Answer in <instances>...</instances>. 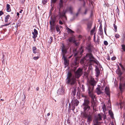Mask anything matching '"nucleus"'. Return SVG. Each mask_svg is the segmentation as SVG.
Masks as SVG:
<instances>
[{"mask_svg": "<svg viewBox=\"0 0 125 125\" xmlns=\"http://www.w3.org/2000/svg\"><path fill=\"white\" fill-rule=\"evenodd\" d=\"M87 11V9H86L85 10V12L84 13V14H86Z\"/></svg>", "mask_w": 125, "mask_h": 125, "instance_id": "obj_52", "label": "nucleus"}, {"mask_svg": "<svg viewBox=\"0 0 125 125\" xmlns=\"http://www.w3.org/2000/svg\"><path fill=\"white\" fill-rule=\"evenodd\" d=\"M10 17V16L9 15H8L6 16L5 17V21L6 22H7L8 21V20Z\"/></svg>", "mask_w": 125, "mask_h": 125, "instance_id": "obj_23", "label": "nucleus"}, {"mask_svg": "<svg viewBox=\"0 0 125 125\" xmlns=\"http://www.w3.org/2000/svg\"><path fill=\"white\" fill-rule=\"evenodd\" d=\"M10 24V23H9V24H5L4 25H2V26H7V25H9Z\"/></svg>", "mask_w": 125, "mask_h": 125, "instance_id": "obj_50", "label": "nucleus"}, {"mask_svg": "<svg viewBox=\"0 0 125 125\" xmlns=\"http://www.w3.org/2000/svg\"><path fill=\"white\" fill-rule=\"evenodd\" d=\"M104 44L105 45H107L108 44V43L106 41H104Z\"/></svg>", "mask_w": 125, "mask_h": 125, "instance_id": "obj_44", "label": "nucleus"}, {"mask_svg": "<svg viewBox=\"0 0 125 125\" xmlns=\"http://www.w3.org/2000/svg\"><path fill=\"white\" fill-rule=\"evenodd\" d=\"M110 100H109L108 101V102H109V103H110Z\"/></svg>", "mask_w": 125, "mask_h": 125, "instance_id": "obj_64", "label": "nucleus"}, {"mask_svg": "<svg viewBox=\"0 0 125 125\" xmlns=\"http://www.w3.org/2000/svg\"><path fill=\"white\" fill-rule=\"evenodd\" d=\"M52 39H53V37H50V39L51 40V41H50V43H51L52 41Z\"/></svg>", "mask_w": 125, "mask_h": 125, "instance_id": "obj_48", "label": "nucleus"}, {"mask_svg": "<svg viewBox=\"0 0 125 125\" xmlns=\"http://www.w3.org/2000/svg\"><path fill=\"white\" fill-rule=\"evenodd\" d=\"M73 103L74 104V105L75 106H77L79 103V102L77 100H75L74 101H73Z\"/></svg>", "mask_w": 125, "mask_h": 125, "instance_id": "obj_20", "label": "nucleus"}, {"mask_svg": "<svg viewBox=\"0 0 125 125\" xmlns=\"http://www.w3.org/2000/svg\"><path fill=\"white\" fill-rule=\"evenodd\" d=\"M67 75V78L68 79V80L67 81L66 83L68 84H71V85H74L75 87L74 88V90H75L76 88V86L77 85V83L75 80V77L69 72H68Z\"/></svg>", "mask_w": 125, "mask_h": 125, "instance_id": "obj_3", "label": "nucleus"}, {"mask_svg": "<svg viewBox=\"0 0 125 125\" xmlns=\"http://www.w3.org/2000/svg\"><path fill=\"white\" fill-rule=\"evenodd\" d=\"M98 34L100 35L101 36V37L102 38L103 36V31L101 29H99V30L98 31Z\"/></svg>", "mask_w": 125, "mask_h": 125, "instance_id": "obj_22", "label": "nucleus"}, {"mask_svg": "<svg viewBox=\"0 0 125 125\" xmlns=\"http://www.w3.org/2000/svg\"><path fill=\"white\" fill-rule=\"evenodd\" d=\"M73 10V7L71 6H70L67 7L65 10H63L62 13H59V16L61 18L62 17H64L66 19V17L65 16V14L67 12H69L71 13H72V10Z\"/></svg>", "mask_w": 125, "mask_h": 125, "instance_id": "obj_5", "label": "nucleus"}, {"mask_svg": "<svg viewBox=\"0 0 125 125\" xmlns=\"http://www.w3.org/2000/svg\"><path fill=\"white\" fill-rule=\"evenodd\" d=\"M30 87H29V88L28 89V90L29 91L30 90Z\"/></svg>", "mask_w": 125, "mask_h": 125, "instance_id": "obj_63", "label": "nucleus"}, {"mask_svg": "<svg viewBox=\"0 0 125 125\" xmlns=\"http://www.w3.org/2000/svg\"><path fill=\"white\" fill-rule=\"evenodd\" d=\"M69 42H73V43H75L76 42V41L75 40L74 38L73 37H70L68 39Z\"/></svg>", "mask_w": 125, "mask_h": 125, "instance_id": "obj_18", "label": "nucleus"}, {"mask_svg": "<svg viewBox=\"0 0 125 125\" xmlns=\"http://www.w3.org/2000/svg\"><path fill=\"white\" fill-rule=\"evenodd\" d=\"M115 37L117 38H119L120 37V35L118 34H116L115 35Z\"/></svg>", "mask_w": 125, "mask_h": 125, "instance_id": "obj_38", "label": "nucleus"}, {"mask_svg": "<svg viewBox=\"0 0 125 125\" xmlns=\"http://www.w3.org/2000/svg\"><path fill=\"white\" fill-rule=\"evenodd\" d=\"M101 91H104V88L103 87L101 88Z\"/></svg>", "mask_w": 125, "mask_h": 125, "instance_id": "obj_54", "label": "nucleus"}, {"mask_svg": "<svg viewBox=\"0 0 125 125\" xmlns=\"http://www.w3.org/2000/svg\"><path fill=\"white\" fill-rule=\"evenodd\" d=\"M7 11L8 12H10L11 11V9L10 8V5L7 4L6 5Z\"/></svg>", "mask_w": 125, "mask_h": 125, "instance_id": "obj_21", "label": "nucleus"}, {"mask_svg": "<svg viewBox=\"0 0 125 125\" xmlns=\"http://www.w3.org/2000/svg\"><path fill=\"white\" fill-rule=\"evenodd\" d=\"M116 59V58L115 57H113L111 58V59L112 60H114Z\"/></svg>", "mask_w": 125, "mask_h": 125, "instance_id": "obj_45", "label": "nucleus"}, {"mask_svg": "<svg viewBox=\"0 0 125 125\" xmlns=\"http://www.w3.org/2000/svg\"><path fill=\"white\" fill-rule=\"evenodd\" d=\"M32 34L33 35L32 38L35 40V38L37 37L38 34V32L37 30L35 29L34 30V32H32ZM35 41V40H34Z\"/></svg>", "mask_w": 125, "mask_h": 125, "instance_id": "obj_14", "label": "nucleus"}, {"mask_svg": "<svg viewBox=\"0 0 125 125\" xmlns=\"http://www.w3.org/2000/svg\"><path fill=\"white\" fill-rule=\"evenodd\" d=\"M102 114H99L97 116V119H96V122L97 123H101L102 122H99V121H101L102 120Z\"/></svg>", "mask_w": 125, "mask_h": 125, "instance_id": "obj_12", "label": "nucleus"}, {"mask_svg": "<svg viewBox=\"0 0 125 125\" xmlns=\"http://www.w3.org/2000/svg\"><path fill=\"white\" fill-rule=\"evenodd\" d=\"M39 57L38 56H37L36 57H34L33 58V59L35 60H37L39 58Z\"/></svg>", "mask_w": 125, "mask_h": 125, "instance_id": "obj_42", "label": "nucleus"}, {"mask_svg": "<svg viewBox=\"0 0 125 125\" xmlns=\"http://www.w3.org/2000/svg\"><path fill=\"white\" fill-rule=\"evenodd\" d=\"M119 64L121 68L123 70H125V68L123 67V65L121 64L120 63Z\"/></svg>", "mask_w": 125, "mask_h": 125, "instance_id": "obj_41", "label": "nucleus"}, {"mask_svg": "<svg viewBox=\"0 0 125 125\" xmlns=\"http://www.w3.org/2000/svg\"><path fill=\"white\" fill-rule=\"evenodd\" d=\"M82 74V69L79 68L76 72H75V77L79 78Z\"/></svg>", "mask_w": 125, "mask_h": 125, "instance_id": "obj_7", "label": "nucleus"}, {"mask_svg": "<svg viewBox=\"0 0 125 125\" xmlns=\"http://www.w3.org/2000/svg\"><path fill=\"white\" fill-rule=\"evenodd\" d=\"M114 29L115 30V32H116L117 31V27L116 26V25H115V24H114Z\"/></svg>", "mask_w": 125, "mask_h": 125, "instance_id": "obj_35", "label": "nucleus"}, {"mask_svg": "<svg viewBox=\"0 0 125 125\" xmlns=\"http://www.w3.org/2000/svg\"><path fill=\"white\" fill-rule=\"evenodd\" d=\"M39 89V88L38 87H37L36 88V90L37 91H38Z\"/></svg>", "mask_w": 125, "mask_h": 125, "instance_id": "obj_58", "label": "nucleus"}, {"mask_svg": "<svg viewBox=\"0 0 125 125\" xmlns=\"http://www.w3.org/2000/svg\"><path fill=\"white\" fill-rule=\"evenodd\" d=\"M101 29V30H102V27L101 24L100 25V28H99V29Z\"/></svg>", "mask_w": 125, "mask_h": 125, "instance_id": "obj_51", "label": "nucleus"}, {"mask_svg": "<svg viewBox=\"0 0 125 125\" xmlns=\"http://www.w3.org/2000/svg\"><path fill=\"white\" fill-rule=\"evenodd\" d=\"M56 19L55 17L52 18L50 21V24H55Z\"/></svg>", "mask_w": 125, "mask_h": 125, "instance_id": "obj_15", "label": "nucleus"}, {"mask_svg": "<svg viewBox=\"0 0 125 125\" xmlns=\"http://www.w3.org/2000/svg\"><path fill=\"white\" fill-rule=\"evenodd\" d=\"M67 48L63 45L62 44V58L64 61V63L66 66H67L68 64V62L65 56V54L67 52Z\"/></svg>", "mask_w": 125, "mask_h": 125, "instance_id": "obj_4", "label": "nucleus"}, {"mask_svg": "<svg viewBox=\"0 0 125 125\" xmlns=\"http://www.w3.org/2000/svg\"><path fill=\"white\" fill-rule=\"evenodd\" d=\"M95 29V27H94V29L92 30L91 31V34H93V33H94V30Z\"/></svg>", "mask_w": 125, "mask_h": 125, "instance_id": "obj_34", "label": "nucleus"}, {"mask_svg": "<svg viewBox=\"0 0 125 125\" xmlns=\"http://www.w3.org/2000/svg\"><path fill=\"white\" fill-rule=\"evenodd\" d=\"M94 41H95V33L94 34Z\"/></svg>", "mask_w": 125, "mask_h": 125, "instance_id": "obj_53", "label": "nucleus"}, {"mask_svg": "<svg viewBox=\"0 0 125 125\" xmlns=\"http://www.w3.org/2000/svg\"><path fill=\"white\" fill-rule=\"evenodd\" d=\"M79 38H81L82 37V36H81V35H79Z\"/></svg>", "mask_w": 125, "mask_h": 125, "instance_id": "obj_60", "label": "nucleus"}, {"mask_svg": "<svg viewBox=\"0 0 125 125\" xmlns=\"http://www.w3.org/2000/svg\"><path fill=\"white\" fill-rule=\"evenodd\" d=\"M59 23L60 24L62 25V24H63V23L62 22V21L60 20L59 21Z\"/></svg>", "mask_w": 125, "mask_h": 125, "instance_id": "obj_47", "label": "nucleus"}, {"mask_svg": "<svg viewBox=\"0 0 125 125\" xmlns=\"http://www.w3.org/2000/svg\"><path fill=\"white\" fill-rule=\"evenodd\" d=\"M63 3L62 0H60V3H59L60 6V7H61L62 6V3Z\"/></svg>", "mask_w": 125, "mask_h": 125, "instance_id": "obj_31", "label": "nucleus"}, {"mask_svg": "<svg viewBox=\"0 0 125 125\" xmlns=\"http://www.w3.org/2000/svg\"><path fill=\"white\" fill-rule=\"evenodd\" d=\"M88 88L89 95L92 99H94L95 97V96L93 93L94 86L95 85L96 82L94 79H91L89 82Z\"/></svg>", "mask_w": 125, "mask_h": 125, "instance_id": "obj_2", "label": "nucleus"}, {"mask_svg": "<svg viewBox=\"0 0 125 125\" xmlns=\"http://www.w3.org/2000/svg\"><path fill=\"white\" fill-rule=\"evenodd\" d=\"M105 93L109 97L110 96V93L109 88L106 87L104 89Z\"/></svg>", "mask_w": 125, "mask_h": 125, "instance_id": "obj_13", "label": "nucleus"}, {"mask_svg": "<svg viewBox=\"0 0 125 125\" xmlns=\"http://www.w3.org/2000/svg\"><path fill=\"white\" fill-rule=\"evenodd\" d=\"M84 58L85 60H89L91 59L94 58L92 55L91 53H88L86 55Z\"/></svg>", "mask_w": 125, "mask_h": 125, "instance_id": "obj_11", "label": "nucleus"}, {"mask_svg": "<svg viewBox=\"0 0 125 125\" xmlns=\"http://www.w3.org/2000/svg\"><path fill=\"white\" fill-rule=\"evenodd\" d=\"M119 64L121 68L123 70H125V68L123 67V65L121 64L120 63Z\"/></svg>", "mask_w": 125, "mask_h": 125, "instance_id": "obj_39", "label": "nucleus"}, {"mask_svg": "<svg viewBox=\"0 0 125 125\" xmlns=\"http://www.w3.org/2000/svg\"><path fill=\"white\" fill-rule=\"evenodd\" d=\"M119 105H120V108H122L123 105V103H122V102H120L119 103Z\"/></svg>", "mask_w": 125, "mask_h": 125, "instance_id": "obj_33", "label": "nucleus"}, {"mask_svg": "<svg viewBox=\"0 0 125 125\" xmlns=\"http://www.w3.org/2000/svg\"><path fill=\"white\" fill-rule=\"evenodd\" d=\"M85 4V2H84V4L83 5V6H84Z\"/></svg>", "mask_w": 125, "mask_h": 125, "instance_id": "obj_62", "label": "nucleus"}, {"mask_svg": "<svg viewBox=\"0 0 125 125\" xmlns=\"http://www.w3.org/2000/svg\"><path fill=\"white\" fill-rule=\"evenodd\" d=\"M116 72L117 74L119 75V76H120L122 74V73L120 70V69L119 68H118V69L116 70Z\"/></svg>", "mask_w": 125, "mask_h": 125, "instance_id": "obj_19", "label": "nucleus"}, {"mask_svg": "<svg viewBox=\"0 0 125 125\" xmlns=\"http://www.w3.org/2000/svg\"><path fill=\"white\" fill-rule=\"evenodd\" d=\"M81 8H80L78 10V12H77V14L76 15H77L79 13V12L81 10Z\"/></svg>", "mask_w": 125, "mask_h": 125, "instance_id": "obj_46", "label": "nucleus"}, {"mask_svg": "<svg viewBox=\"0 0 125 125\" xmlns=\"http://www.w3.org/2000/svg\"><path fill=\"white\" fill-rule=\"evenodd\" d=\"M23 10H21L20 11H19L20 13H21L22 12V11Z\"/></svg>", "mask_w": 125, "mask_h": 125, "instance_id": "obj_57", "label": "nucleus"}, {"mask_svg": "<svg viewBox=\"0 0 125 125\" xmlns=\"http://www.w3.org/2000/svg\"><path fill=\"white\" fill-rule=\"evenodd\" d=\"M75 51H75H73V52L74 53V56L78 55V54H80L81 55L83 53V50L82 47H81V48H80V49L77 53H75Z\"/></svg>", "mask_w": 125, "mask_h": 125, "instance_id": "obj_9", "label": "nucleus"}, {"mask_svg": "<svg viewBox=\"0 0 125 125\" xmlns=\"http://www.w3.org/2000/svg\"><path fill=\"white\" fill-rule=\"evenodd\" d=\"M86 60H85V58H83L82 59H81L80 62V63L81 64H84L85 61Z\"/></svg>", "mask_w": 125, "mask_h": 125, "instance_id": "obj_25", "label": "nucleus"}, {"mask_svg": "<svg viewBox=\"0 0 125 125\" xmlns=\"http://www.w3.org/2000/svg\"><path fill=\"white\" fill-rule=\"evenodd\" d=\"M98 123H97L96 122V124H95L94 125H100L99 124H98Z\"/></svg>", "mask_w": 125, "mask_h": 125, "instance_id": "obj_59", "label": "nucleus"}, {"mask_svg": "<svg viewBox=\"0 0 125 125\" xmlns=\"http://www.w3.org/2000/svg\"><path fill=\"white\" fill-rule=\"evenodd\" d=\"M3 14V13L2 11H0V16H1L2 14Z\"/></svg>", "mask_w": 125, "mask_h": 125, "instance_id": "obj_49", "label": "nucleus"}, {"mask_svg": "<svg viewBox=\"0 0 125 125\" xmlns=\"http://www.w3.org/2000/svg\"><path fill=\"white\" fill-rule=\"evenodd\" d=\"M50 30H51V31L53 32H55V29L56 28L55 24H53L50 23Z\"/></svg>", "mask_w": 125, "mask_h": 125, "instance_id": "obj_10", "label": "nucleus"}, {"mask_svg": "<svg viewBox=\"0 0 125 125\" xmlns=\"http://www.w3.org/2000/svg\"><path fill=\"white\" fill-rule=\"evenodd\" d=\"M83 85H82V89H84V88H83Z\"/></svg>", "mask_w": 125, "mask_h": 125, "instance_id": "obj_61", "label": "nucleus"}, {"mask_svg": "<svg viewBox=\"0 0 125 125\" xmlns=\"http://www.w3.org/2000/svg\"><path fill=\"white\" fill-rule=\"evenodd\" d=\"M47 1V0H43L42 1V2L43 4H45L46 3Z\"/></svg>", "mask_w": 125, "mask_h": 125, "instance_id": "obj_37", "label": "nucleus"}, {"mask_svg": "<svg viewBox=\"0 0 125 125\" xmlns=\"http://www.w3.org/2000/svg\"><path fill=\"white\" fill-rule=\"evenodd\" d=\"M36 48L35 47H33L32 48V50L33 52L34 53H36Z\"/></svg>", "mask_w": 125, "mask_h": 125, "instance_id": "obj_28", "label": "nucleus"}, {"mask_svg": "<svg viewBox=\"0 0 125 125\" xmlns=\"http://www.w3.org/2000/svg\"><path fill=\"white\" fill-rule=\"evenodd\" d=\"M90 104V101L88 99L85 98L84 99V102L82 107L84 110V113H83V116L85 118H87V121L89 122L92 120V115H88L86 113V112L88 111L90 109V107L89 105Z\"/></svg>", "mask_w": 125, "mask_h": 125, "instance_id": "obj_1", "label": "nucleus"}, {"mask_svg": "<svg viewBox=\"0 0 125 125\" xmlns=\"http://www.w3.org/2000/svg\"><path fill=\"white\" fill-rule=\"evenodd\" d=\"M56 31L57 32H60V30L59 28L58 27V25H56Z\"/></svg>", "mask_w": 125, "mask_h": 125, "instance_id": "obj_30", "label": "nucleus"}, {"mask_svg": "<svg viewBox=\"0 0 125 125\" xmlns=\"http://www.w3.org/2000/svg\"><path fill=\"white\" fill-rule=\"evenodd\" d=\"M122 49H123L124 51H125V45H122Z\"/></svg>", "mask_w": 125, "mask_h": 125, "instance_id": "obj_36", "label": "nucleus"}, {"mask_svg": "<svg viewBox=\"0 0 125 125\" xmlns=\"http://www.w3.org/2000/svg\"><path fill=\"white\" fill-rule=\"evenodd\" d=\"M67 30L68 31V32L69 33H74V31H73L71 29H70L68 28H67Z\"/></svg>", "mask_w": 125, "mask_h": 125, "instance_id": "obj_26", "label": "nucleus"}, {"mask_svg": "<svg viewBox=\"0 0 125 125\" xmlns=\"http://www.w3.org/2000/svg\"><path fill=\"white\" fill-rule=\"evenodd\" d=\"M95 71L96 72V76L97 77L99 75L100 73V71L99 69L98 68L97 66L95 67Z\"/></svg>", "mask_w": 125, "mask_h": 125, "instance_id": "obj_16", "label": "nucleus"}, {"mask_svg": "<svg viewBox=\"0 0 125 125\" xmlns=\"http://www.w3.org/2000/svg\"><path fill=\"white\" fill-rule=\"evenodd\" d=\"M119 64L121 68L123 70H125V68L123 67V65L121 64L120 63Z\"/></svg>", "mask_w": 125, "mask_h": 125, "instance_id": "obj_40", "label": "nucleus"}, {"mask_svg": "<svg viewBox=\"0 0 125 125\" xmlns=\"http://www.w3.org/2000/svg\"><path fill=\"white\" fill-rule=\"evenodd\" d=\"M50 115V113H48L47 114V116H49Z\"/></svg>", "mask_w": 125, "mask_h": 125, "instance_id": "obj_55", "label": "nucleus"}, {"mask_svg": "<svg viewBox=\"0 0 125 125\" xmlns=\"http://www.w3.org/2000/svg\"><path fill=\"white\" fill-rule=\"evenodd\" d=\"M102 117H103V120H105L106 119V115L105 114H102Z\"/></svg>", "mask_w": 125, "mask_h": 125, "instance_id": "obj_29", "label": "nucleus"}, {"mask_svg": "<svg viewBox=\"0 0 125 125\" xmlns=\"http://www.w3.org/2000/svg\"><path fill=\"white\" fill-rule=\"evenodd\" d=\"M103 110L104 112H105L106 110V109L105 105H104L102 107Z\"/></svg>", "mask_w": 125, "mask_h": 125, "instance_id": "obj_32", "label": "nucleus"}, {"mask_svg": "<svg viewBox=\"0 0 125 125\" xmlns=\"http://www.w3.org/2000/svg\"><path fill=\"white\" fill-rule=\"evenodd\" d=\"M109 113L112 118L113 117V114L111 111L109 110Z\"/></svg>", "mask_w": 125, "mask_h": 125, "instance_id": "obj_27", "label": "nucleus"}, {"mask_svg": "<svg viewBox=\"0 0 125 125\" xmlns=\"http://www.w3.org/2000/svg\"><path fill=\"white\" fill-rule=\"evenodd\" d=\"M17 16H19V13L18 12H17Z\"/></svg>", "mask_w": 125, "mask_h": 125, "instance_id": "obj_56", "label": "nucleus"}, {"mask_svg": "<svg viewBox=\"0 0 125 125\" xmlns=\"http://www.w3.org/2000/svg\"><path fill=\"white\" fill-rule=\"evenodd\" d=\"M101 86L100 85H98L97 87L96 88V91L98 95H99L104 93L101 90Z\"/></svg>", "mask_w": 125, "mask_h": 125, "instance_id": "obj_8", "label": "nucleus"}, {"mask_svg": "<svg viewBox=\"0 0 125 125\" xmlns=\"http://www.w3.org/2000/svg\"><path fill=\"white\" fill-rule=\"evenodd\" d=\"M120 83L119 86V88L121 92L124 90V87L125 86V79L123 77H120Z\"/></svg>", "mask_w": 125, "mask_h": 125, "instance_id": "obj_6", "label": "nucleus"}, {"mask_svg": "<svg viewBox=\"0 0 125 125\" xmlns=\"http://www.w3.org/2000/svg\"><path fill=\"white\" fill-rule=\"evenodd\" d=\"M91 106L93 107V109L94 110L96 109V103L94 102V101H92L91 102Z\"/></svg>", "mask_w": 125, "mask_h": 125, "instance_id": "obj_17", "label": "nucleus"}, {"mask_svg": "<svg viewBox=\"0 0 125 125\" xmlns=\"http://www.w3.org/2000/svg\"><path fill=\"white\" fill-rule=\"evenodd\" d=\"M92 24L91 23H88L87 25V29L89 31L91 28Z\"/></svg>", "mask_w": 125, "mask_h": 125, "instance_id": "obj_24", "label": "nucleus"}, {"mask_svg": "<svg viewBox=\"0 0 125 125\" xmlns=\"http://www.w3.org/2000/svg\"><path fill=\"white\" fill-rule=\"evenodd\" d=\"M52 3H55L57 0H51Z\"/></svg>", "mask_w": 125, "mask_h": 125, "instance_id": "obj_43", "label": "nucleus"}]
</instances>
